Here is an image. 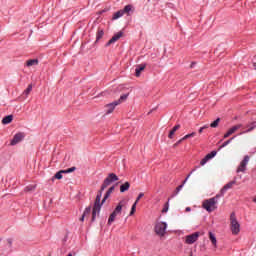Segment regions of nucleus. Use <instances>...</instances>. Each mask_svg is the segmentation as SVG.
<instances>
[{"mask_svg":"<svg viewBox=\"0 0 256 256\" xmlns=\"http://www.w3.org/2000/svg\"><path fill=\"white\" fill-rule=\"evenodd\" d=\"M167 211H169V200L164 204L162 213H167Z\"/></svg>","mask_w":256,"mask_h":256,"instance_id":"2f4dec72","label":"nucleus"},{"mask_svg":"<svg viewBox=\"0 0 256 256\" xmlns=\"http://www.w3.org/2000/svg\"><path fill=\"white\" fill-rule=\"evenodd\" d=\"M85 217H89L91 215V206L87 207L83 213Z\"/></svg>","mask_w":256,"mask_h":256,"instance_id":"7c9ffc66","label":"nucleus"},{"mask_svg":"<svg viewBox=\"0 0 256 256\" xmlns=\"http://www.w3.org/2000/svg\"><path fill=\"white\" fill-rule=\"evenodd\" d=\"M132 9H133V6L126 5L122 11H124V13L129 14V12L132 11Z\"/></svg>","mask_w":256,"mask_h":256,"instance_id":"c85d7f7f","label":"nucleus"},{"mask_svg":"<svg viewBox=\"0 0 256 256\" xmlns=\"http://www.w3.org/2000/svg\"><path fill=\"white\" fill-rule=\"evenodd\" d=\"M249 156H244V159L240 162V165L238 166L236 173H245L247 171V165H249Z\"/></svg>","mask_w":256,"mask_h":256,"instance_id":"423d86ee","label":"nucleus"},{"mask_svg":"<svg viewBox=\"0 0 256 256\" xmlns=\"http://www.w3.org/2000/svg\"><path fill=\"white\" fill-rule=\"evenodd\" d=\"M123 207H127V201L126 200H121L118 205L116 206V208L114 209V211L111 213L109 219H108V225H111V223H113V221H115V218L118 215H121V211H123Z\"/></svg>","mask_w":256,"mask_h":256,"instance_id":"7ed1b4c3","label":"nucleus"},{"mask_svg":"<svg viewBox=\"0 0 256 256\" xmlns=\"http://www.w3.org/2000/svg\"><path fill=\"white\" fill-rule=\"evenodd\" d=\"M187 183V178L183 181L182 185H185Z\"/></svg>","mask_w":256,"mask_h":256,"instance_id":"c03bdc74","label":"nucleus"},{"mask_svg":"<svg viewBox=\"0 0 256 256\" xmlns=\"http://www.w3.org/2000/svg\"><path fill=\"white\" fill-rule=\"evenodd\" d=\"M235 185V181H231L229 183H227L220 191V197H223V195H225L227 193L228 189H232L233 186Z\"/></svg>","mask_w":256,"mask_h":256,"instance_id":"ddd939ff","label":"nucleus"},{"mask_svg":"<svg viewBox=\"0 0 256 256\" xmlns=\"http://www.w3.org/2000/svg\"><path fill=\"white\" fill-rule=\"evenodd\" d=\"M145 64H140V65H138L137 67H136V69H135V75H136V77H141V72L142 71H145Z\"/></svg>","mask_w":256,"mask_h":256,"instance_id":"2eb2a0df","label":"nucleus"},{"mask_svg":"<svg viewBox=\"0 0 256 256\" xmlns=\"http://www.w3.org/2000/svg\"><path fill=\"white\" fill-rule=\"evenodd\" d=\"M230 221H231L232 234L239 235V232L241 231V225H239V222L237 221V218L235 217V213L231 214Z\"/></svg>","mask_w":256,"mask_h":256,"instance_id":"20e7f679","label":"nucleus"},{"mask_svg":"<svg viewBox=\"0 0 256 256\" xmlns=\"http://www.w3.org/2000/svg\"><path fill=\"white\" fill-rule=\"evenodd\" d=\"M35 65H39V59H30L26 62V67H34Z\"/></svg>","mask_w":256,"mask_h":256,"instance_id":"f3484780","label":"nucleus"},{"mask_svg":"<svg viewBox=\"0 0 256 256\" xmlns=\"http://www.w3.org/2000/svg\"><path fill=\"white\" fill-rule=\"evenodd\" d=\"M179 129H181V125L178 124L174 126L172 130L169 132V135H168L169 139H172V137L175 135V132L179 131Z\"/></svg>","mask_w":256,"mask_h":256,"instance_id":"a211bd4d","label":"nucleus"},{"mask_svg":"<svg viewBox=\"0 0 256 256\" xmlns=\"http://www.w3.org/2000/svg\"><path fill=\"white\" fill-rule=\"evenodd\" d=\"M215 155H217V151H212L211 153L207 154L201 161H200V165L203 167V165H205L207 163V161H209L210 159H213V157H215Z\"/></svg>","mask_w":256,"mask_h":256,"instance_id":"9b49d317","label":"nucleus"},{"mask_svg":"<svg viewBox=\"0 0 256 256\" xmlns=\"http://www.w3.org/2000/svg\"><path fill=\"white\" fill-rule=\"evenodd\" d=\"M183 138H181L180 140H178L175 144H173V148L175 149L176 147H179V145H181V143H183Z\"/></svg>","mask_w":256,"mask_h":256,"instance_id":"c9c22d12","label":"nucleus"},{"mask_svg":"<svg viewBox=\"0 0 256 256\" xmlns=\"http://www.w3.org/2000/svg\"><path fill=\"white\" fill-rule=\"evenodd\" d=\"M202 129L205 131V129H209V125H205L202 127Z\"/></svg>","mask_w":256,"mask_h":256,"instance_id":"58836bf2","label":"nucleus"},{"mask_svg":"<svg viewBox=\"0 0 256 256\" xmlns=\"http://www.w3.org/2000/svg\"><path fill=\"white\" fill-rule=\"evenodd\" d=\"M128 97H129V94H124L120 96L119 100H116V101H119V105H121V103H123V101H126Z\"/></svg>","mask_w":256,"mask_h":256,"instance_id":"bb28decb","label":"nucleus"},{"mask_svg":"<svg viewBox=\"0 0 256 256\" xmlns=\"http://www.w3.org/2000/svg\"><path fill=\"white\" fill-rule=\"evenodd\" d=\"M189 177H191V174H189V175L186 177V181L189 180Z\"/></svg>","mask_w":256,"mask_h":256,"instance_id":"37998d69","label":"nucleus"},{"mask_svg":"<svg viewBox=\"0 0 256 256\" xmlns=\"http://www.w3.org/2000/svg\"><path fill=\"white\" fill-rule=\"evenodd\" d=\"M197 239H199V232H195L192 235H188L186 237V243L188 245H193V243H195V241H197Z\"/></svg>","mask_w":256,"mask_h":256,"instance_id":"1a4fd4ad","label":"nucleus"},{"mask_svg":"<svg viewBox=\"0 0 256 256\" xmlns=\"http://www.w3.org/2000/svg\"><path fill=\"white\" fill-rule=\"evenodd\" d=\"M166 231H167V223H165V222H158L155 225V233H156V235H159V237H164Z\"/></svg>","mask_w":256,"mask_h":256,"instance_id":"39448f33","label":"nucleus"},{"mask_svg":"<svg viewBox=\"0 0 256 256\" xmlns=\"http://www.w3.org/2000/svg\"><path fill=\"white\" fill-rule=\"evenodd\" d=\"M195 135H197V133L192 132L190 134L185 135L182 139H183V141H185L187 139H191V137H195Z\"/></svg>","mask_w":256,"mask_h":256,"instance_id":"cd10ccee","label":"nucleus"},{"mask_svg":"<svg viewBox=\"0 0 256 256\" xmlns=\"http://www.w3.org/2000/svg\"><path fill=\"white\" fill-rule=\"evenodd\" d=\"M13 121V115H8L2 119L3 125H9Z\"/></svg>","mask_w":256,"mask_h":256,"instance_id":"412c9836","label":"nucleus"},{"mask_svg":"<svg viewBox=\"0 0 256 256\" xmlns=\"http://www.w3.org/2000/svg\"><path fill=\"white\" fill-rule=\"evenodd\" d=\"M219 123H221V118H217L214 122H212L210 124V127H212V129H215V128L219 127Z\"/></svg>","mask_w":256,"mask_h":256,"instance_id":"b1692460","label":"nucleus"},{"mask_svg":"<svg viewBox=\"0 0 256 256\" xmlns=\"http://www.w3.org/2000/svg\"><path fill=\"white\" fill-rule=\"evenodd\" d=\"M254 69H256V63L253 64Z\"/></svg>","mask_w":256,"mask_h":256,"instance_id":"a18cd8bd","label":"nucleus"},{"mask_svg":"<svg viewBox=\"0 0 256 256\" xmlns=\"http://www.w3.org/2000/svg\"><path fill=\"white\" fill-rule=\"evenodd\" d=\"M75 169H77V168L71 167V168H69L67 170H64V173H73V171H75Z\"/></svg>","mask_w":256,"mask_h":256,"instance_id":"e433bc0d","label":"nucleus"},{"mask_svg":"<svg viewBox=\"0 0 256 256\" xmlns=\"http://www.w3.org/2000/svg\"><path fill=\"white\" fill-rule=\"evenodd\" d=\"M119 101H114L110 104H107L105 107H106V113L107 115L113 113V111H115V107H117V105H119Z\"/></svg>","mask_w":256,"mask_h":256,"instance_id":"9d476101","label":"nucleus"},{"mask_svg":"<svg viewBox=\"0 0 256 256\" xmlns=\"http://www.w3.org/2000/svg\"><path fill=\"white\" fill-rule=\"evenodd\" d=\"M68 256H73V254H68Z\"/></svg>","mask_w":256,"mask_h":256,"instance_id":"49530a36","label":"nucleus"},{"mask_svg":"<svg viewBox=\"0 0 256 256\" xmlns=\"http://www.w3.org/2000/svg\"><path fill=\"white\" fill-rule=\"evenodd\" d=\"M185 211L186 213H189V211H191V207H186Z\"/></svg>","mask_w":256,"mask_h":256,"instance_id":"4c0bfd02","label":"nucleus"},{"mask_svg":"<svg viewBox=\"0 0 256 256\" xmlns=\"http://www.w3.org/2000/svg\"><path fill=\"white\" fill-rule=\"evenodd\" d=\"M33 91V84H29L27 89L24 90L23 95H25V99L29 97V93Z\"/></svg>","mask_w":256,"mask_h":256,"instance_id":"aec40b11","label":"nucleus"},{"mask_svg":"<svg viewBox=\"0 0 256 256\" xmlns=\"http://www.w3.org/2000/svg\"><path fill=\"white\" fill-rule=\"evenodd\" d=\"M114 191H115V186H112V187H110V188L107 190V192H106L104 198L102 199V202H100V205H101V206L103 205V203H105V201H107V199H109V197H111V193H113Z\"/></svg>","mask_w":256,"mask_h":256,"instance_id":"4468645a","label":"nucleus"},{"mask_svg":"<svg viewBox=\"0 0 256 256\" xmlns=\"http://www.w3.org/2000/svg\"><path fill=\"white\" fill-rule=\"evenodd\" d=\"M183 189V184L178 186L174 192V194L172 195V197H175V195L179 194V191H181Z\"/></svg>","mask_w":256,"mask_h":256,"instance_id":"72a5a7b5","label":"nucleus"},{"mask_svg":"<svg viewBox=\"0 0 256 256\" xmlns=\"http://www.w3.org/2000/svg\"><path fill=\"white\" fill-rule=\"evenodd\" d=\"M63 173H65V170H61V171L57 172V173L54 175V178H55V179H63Z\"/></svg>","mask_w":256,"mask_h":256,"instance_id":"a878e982","label":"nucleus"},{"mask_svg":"<svg viewBox=\"0 0 256 256\" xmlns=\"http://www.w3.org/2000/svg\"><path fill=\"white\" fill-rule=\"evenodd\" d=\"M246 127L248 128L247 130H244L242 132H240V135H245V133H251V131H253L256 127L255 122L246 125Z\"/></svg>","mask_w":256,"mask_h":256,"instance_id":"dca6fc26","label":"nucleus"},{"mask_svg":"<svg viewBox=\"0 0 256 256\" xmlns=\"http://www.w3.org/2000/svg\"><path fill=\"white\" fill-rule=\"evenodd\" d=\"M129 187H131V184L129 182H125L120 186V193H125V191H129Z\"/></svg>","mask_w":256,"mask_h":256,"instance_id":"6ab92c4d","label":"nucleus"},{"mask_svg":"<svg viewBox=\"0 0 256 256\" xmlns=\"http://www.w3.org/2000/svg\"><path fill=\"white\" fill-rule=\"evenodd\" d=\"M243 127V124H236L234 126H232L225 134H224V139H227V137H231V135H233V133H237V131H239V129H241Z\"/></svg>","mask_w":256,"mask_h":256,"instance_id":"0eeeda50","label":"nucleus"},{"mask_svg":"<svg viewBox=\"0 0 256 256\" xmlns=\"http://www.w3.org/2000/svg\"><path fill=\"white\" fill-rule=\"evenodd\" d=\"M233 137L230 138L229 140L225 141L221 146L220 148L223 149V147H227V145H229V143H231V141H233Z\"/></svg>","mask_w":256,"mask_h":256,"instance_id":"473e14b6","label":"nucleus"},{"mask_svg":"<svg viewBox=\"0 0 256 256\" xmlns=\"http://www.w3.org/2000/svg\"><path fill=\"white\" fill-rule=\"evenodd\" d=\"M80 221H85V216H84V214H83L82 217L80 218Z\"/></svg>","mask_w":256,"mask_h":256,"instance_id":"ea45409f","label":"nucleus"},{"mask_svg":"<svg viewBox=\"0 0 256 256\" xmlns=\"http://www.w3.org/2000/svg\"><path fill=\"white\" fill-rule=\"evenodd\" d=\"M123 15H125V11L120 10V11L114 13L113 19H120V17H123Z\"/></svg>","mask_w":256,"mask_h":256,"instance_id":"4be33fe9","label":"nucleus"},{"mask_svg":"<svg viewBox=\"0 0 256 256\" xmlns=\"http://www.w3.org/2000/svg\"><path fill=\"white\" fill-rule=\"evenodd\" d=\"M142 197H145V193H143V192H141V193L138 195V197L136 198L135 203L138 204L139 201H141Z\"/></svg>","mask_w":256,"mask_h":256,"instance_id":"f704fd0d","label":"nucleus"},{"mask_svg":"<svg viewBox=\"0 0 256 256\" xmlns=\"http://www.w3.org/2000/svg\"><path fill=\"white\" fill-rule=\"evenodd\" d=\"M103 35H105V32H103L102 29H98L96 33V41H99V39H103Z\"/></svg>","mask_w":256,"mask_h":256,"instance_id":"5701e85b","label":"nucleus"},{"mask_svg":"<svg viewBox=\"0 0 256 256\" xmlns=\"http://www.w3.org/2000/svg\"><path fill=\"white\" fill-rule=\"evenodd\" d=\"M120 37H123V32H118L115 34L106 44V47H109V45H113V43H116V41H119Z\"/></svg>","mask_w":256,"mask_h":256,"instance_id":"f8f14e48","label":"nucleus"},{"mask_svg":"<svg viewBox=\"0 0 256 256\" xmlns=\"http://www.w3.org/2000/svg\"><path fill=\"white\" fill-rule=\"evenodd\" d=\"M194 65H195V62H192L190 67L193 69Z\"/></svg>","mask_w":256,"mask_h":256,"instance_id":"a19ab883","label":"nucleus"},{"mask_svg":"<svg viewBox=\"0 0 256 256\" xmlns=\"http://www.w3.org/2000/svg\"><path fill=\"white\" fill-rule=\"evenodd\" d=\"M25 139V133L19 132L14 135L13 139L10 142V145L15 146L17 143H21V141Z\"/></svg>","mask_w":256,"mask_h":256,"instance_id":"6e6552de","label":"nucleus"},{"mask_svg":"<svg viewBox=\"0 0 256 256\" xmlns=\"http://www.w3.org/2000/svg\"><path fill=\"white\" fill-rule=\"evenodd\" d=\"M209 239L214 246L217 245V238H215V235L211 232L209 233Z\"/></svg>","mask_w":256,"mask_h":256,"instance_id":"393cba45","label":"nucleus"},{"mask_svg":"<svg viewBox=\"0 0 256 256\" xmlns=\"http://www.w3.org/2000/svg\"><path fill=\"white\" fill-rule=\"evenodd\" d=\"M137 210V202H134L132 205L131 211H130V216L135 215V211Z\"/></svg>","mask_w":256,"mask_h":256,"instance_id":"c756f323","label":"nucleus"},{"mask_svg":"<svg viewBox=\"0 0 256 256\" xmlns=\"http://www.w3.org/2000/svg\"><path fill=\"white\" fill-rule=\"evenodd\" d=\"M203 131H204V130H203V128L201 127L198 132H199V133H203Z\"/></svg>","mask_w":256,"mask_h":256,"instance_id":"79ce46f5","label":"nucleus"},{"mask_svg":"<svg viewBox=\"0 0 256 256\" xmlns=\"http://www.w3.org/2000/svg\"><path fill=\"white\" fill-rule=\"evenodd\" d=\"M115 181H119V177L115 173H110L104 180L94 202V206L92 209V221H95V217L99 211H101V197H103V192L107 189L108 185L111 183H115Z\"/></svg>","mask_w":256,"mask_h":256,"instance_id":"f257e3e1","label":"nucleus"},{"mask_svg":"<svg viewBox=\"0 0 256 256\" xmlns=\"http://www.w3.org/2000/svg\"><path fill=\"white\" fill-rule=\"evenodd\" d=\"M221 197V195L217 194L215 197L204 200L202 203L203 209L207 210L208 213H213L215 209H217V200Z\"/></svg>","mask_w":256,"mask_h":256,"instance_id":"f03ea898","label":"nucleus"}]
</instances>
